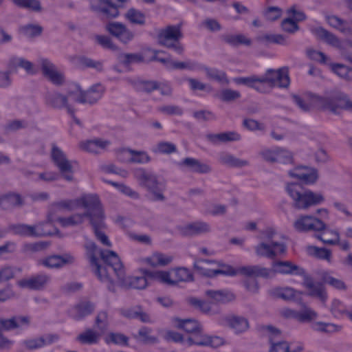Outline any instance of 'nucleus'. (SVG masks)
<instances>
[{"instance_id":"nucleus-54","label":"nucleus","mask_w":352,"mask_h":352,"mask_svg":"<svg viewBox=\"0 0 352 352\" xmlns=\"http://www.w3.org/2000/svg\"><path fill=\"white\" fill-rule=\"evenodd\" d=\"M224 39L227 43L234 45H250L251 44V41L242 34L228 35L225 36Z\"/></svg>"},{"instance_id":"nucleus-38","label":"nucleus","mask_w":352,"mask_h":352,"mask_svg":"<svg viewBox=\"0 0 352 352\" xmlns=\"http://www.w3.org/2000/svg\"><path fill=\"white\" fill-rule=\"evenodd\" d=\"M175 279L170 280L173 281L171 283H166L167 285H175L178 282H189L193 280V274L191 271L186 267H177L173 270Z\"/></svg>"},{"instance_id":"nucleus-33","label":"nucleus","mask_w":352,"mask_h":352,"mask_svg":"<svg viewBox=\"0 0 352 352\" xmlns=\"http://www.w3.org/2000/svg\"><path fill=\"white\" fill-rule=\"evenodd\" d=\"M23 204L21 197L16 193L9 192L0 197V207L3 210Z\"/></svg>"},{"instance_id":"nucleus-23","label":"nucleus","mask_w":352,"mask_h":352,"mask_svg":"<svg viewBox=\"0 0 352 352\" xmlns=\"http://www.w3.org/2000/svg\"><path fill=\"white\" fill-rule=\"evenodd\" d=\"M95 309L94 303L85 300L79 302L69 311V315L72 318L80 320L91 314Z\"/></svg>"},{"instance_id":"nucleus-17","label":"nucleus","mask_w":352,"mask_h":352,"mask_svg":"<svg viewBox=\"0 0 352 352\" xmlns=\"http://www.w3.org/2000/svg\"><path fill=\"white\" fill-rule=\"evenodd\" d=\"M134 87L138 91L150 92L153 90H160L162 95H170L172 89L168 82H157L153 80H138L134 82Z\"/></svg>"},{"instance_id":"nucleus-31","label":"nucleus","mask_w":352,"mask_h":352,"mask_svg":"<svg viewBox=\"0 0 352 352\" xmlns=\"http://www.w3.org/2000/svg\"><path fill=\"white\" fill-rule=\"evenodd\" d=\"M239 273L244 276L253 278H267L270 275V270L258 265H248L239 267Z\"/></svg>"},{"instance_id":"nucleus-8","label":"nucleus","mask_w":352,"mask_h":352,"mask_svg":"<svg viewBox=\"0 0 352 352\" xmlns=\"http://www.w3.org/2000/svg\"><path fill=\"white\" fill-rule=\"evenodd\" d=\"M74 90L68 91V96L77 102L94 104L102 96L104 87L101 84L94 85L89 90L84 91L77 84H73Z\"/></svg>"},{"instance_id":"nucleus-15","label":"nucleus","mask_w":352,"mask_h":352,"mask_svg":"<svg viewBox=\"0 0 352 352\" xmlns=\"http://www.w3.org/2000/svg\"><path fill=\"white\" fill-rule=\"evenodd\" d=\"M296 230L301 232L320 231L325 224L320 219L311 215H301L294 223Z\"/></svg>"},{"instance_id":"nucleus-45","label":"nucleus","mask_w":352,"mask_h":352,"mask_svg":"<svg viewBox=\"0 0 352 352\" xmlns=\"http://www.w3.org/2000/svg\"><path fill=\"white\" fill-rule=\"evenodd\" d=\"M277 272L291 274L298 270V266L290 261H278L274 264Z\"/></svg>"},{"instance_id":"nucleus-22","label":"nucleus","mask_w":352,"mask_h":352,"mask_svg":"<svg viewBox=\"0 0 352 352\" xmlns=\"http://www.w3.org/2000/svg\"><path fill=\"white\" fill-rule=\"evenodd\" d=\"M106 28L111 34L124 43H129L134 36L133 33L122 23H109L107 25Z\"/></svg>"},{"instance_id":"nucleus-42","label":"nucleus","mask_w":352,"mask_h":352,"mask_svg":"<svg viewBox=\"0 0 352 352\" xmlns=\"http://www.w3.org/2000/svg\"><path fill=\"white\" fill-rule=\"evenodd\" d=\"M126 19L133 24L144 25L146 22L145 14L135 8H130L125 14Z\"/></svg>"},{"instance_id":"nucleus-43","label":"nucleus","mask_w":352,"mask_h":352,"mask_svg":"<svg viewBox=\"0 0 352 352\" xmlns=\"http://www.w3.org/2000/svg\"><path fill=\"white\" fill-rule=\"evenodd\" d=\"M272 344L270 352H298L302 350V346H298L296 351H290L289 345L286 341L275 340L274 338L270 337Z\"/></svg>"},{"instance_id":"nucleus-20","label":"nucleus","mask_w":352,"mask_h":352,"mask_svg":"<svg viewBox=\"0 0 352 352\" xmlns=\"http://www.w3.org/2000/svg\"><path fill=\"white\" fill-rule=\"evenodd\" d=\"M303 286L306 288L308 296L318 298L323 302L327 299V293L322 283L315 282L311 278L305 277Z\"/></svg>"},{"instance_id":"nucleus-40","label":"nucleus","mask_w":352,"mask_h":352,"mask_svg":"<svg viewBox=\"0 0 352 352\" xmlns=\"http://www.w3.org/2000/svg\"><path fill=\"white\" fill-rule=\"evenodd\" d=\"M307 252L309 255L319 259L326 260L327 262H331V252L327 248H318L316 246H309Z\"/></svg>"},{"instance_id":"nucleus-10","label":"nucleus","mask_w":352,"mask_h":352,"mask_svg":"<svg viewBox=\"0 0 352 352\" xmlns=\"http://www.w3.org/2000/svg\"><path fill=\"white\" fill-rule=\"evenodd\" d=\"M181 36L179 25H168L159 32L158 40L161 45L172 48L177 54H182L183 47L179 42Z\"/></svg>"},{"instance_id":"nucleus-21","label":"nucleus","mask_w":352,"mask_h":352,"mask_svg":"<svg viewBox=\"0 0 352 352\" xmlns=\"http://www.w3.org/2000/svg\"><path fill=\"white\" fill-rule=\"evenodd\" d=\"M289 174L291 177L300 179L306 184L315 183L318 177L317 170L309 166H297L289 171Z\"/></svg>"},{"instance_id":"nucleus-29","label":"nucleus","mask_w":352,"mask_h":352,"mask_svg":"<svg viewBox=\"0 0 352 352\" xmlns=\"http://www.w3.org/2000/svg\"><path fill=\"white\" fill-rule=\"evenodd\" d=\"M313 32L318 38L325 41L329 45L340 50H343L342 43L339 38L325 29L317 28L313 30Z\"/></svg>"},{"instance_id":"nucleus-32","label":"nucleus","mask_w":352,"mask_h":352,"mask_svg":"<svg viewBox=\"0 0 352 352\" xmlns=\"http://www.w3.org/2000/svg\"><path fill=\"white\" fill-rule=\"evenodd\" d=\"M180 166H187L189 169L195 173H207L210 170V168L206 164L201 163L199 160L191 157H186L180 162Z\"/></svg>"},{"instance_id":"nucleus-41","label":"nucleus","mask_w":352,"mask_h":352,"mask_svg":"<svg viewBox=\"0 0 352 352\" xmlns=\"http://www.w3.org/2000/svg\"><path fill=\"white\" fill-rule=\"evenodd\" d=\"M322 232L318 234L316 237L324 243L334 245L339 242V234L336 232L326 229V226L322 229Z\"/></svg>"},{"instance_id":"nucleus-13","label":"nucleus","mask_w":352,"mask_h":352,"mask_svg":"<svg viewBox=\"0 0 352 352\" xmlns=\"http://www.w3.org/2000/svg\"><path fill=\"white\" fill-rule=\"evenodd\" d=\"M98 6H96L93 0L91 6L93 10L101 12L107 18H116L119 14L118 8L127 0H97Z\"/></svg>"},{"instance_id":"nucleus-56","label":"nucleus","mask_w":352,"mask_h":352,"mask_svg":"<svg viewBox=\"0 0 352 352\" xmlns=\"http://www.w3.org/2000/svg\"><path fill=\"white\" fill-rule=\"evenodd\" d=\"M152 151L154 153L169 154L176 151V146L172 143L162 142L154 147Z\"/></svg>"},{"instance_id":"nucleus-9","label":"nucleus","mask_w":352,"mask_h":352,"mask_svg":"<svg viewBox=\"0 0 352 352\" xmlns=\"http://www.w3.org/2000/svg\"><path fill=\"white\" fill-rule=\"evenodd\" d=\"M134 175L140 185L146 188L153 195L154 200L162 201L164 199L162 194L163 185L157 182L155 175L143 168L136 169Z\"/></svg>"},{"instance_id":"nucleus-51","label":"nucleus","mask_w":352,"mask_h":352,"mask_svg":"<svg viewBox=\"0 0 352 352\" xmlns=\"http://www.w3.org/2000/svg\"><path fill=\"white\" fill-rule=\"evenodd\" d=\"M107 182L116 187L122 194L131 198L138 199L139 197V195L137 192L134 191L129 186H127L124 184H120L111 181H107Z\"/></svg>"},{"instance_id":"nucleus-50","label":"nucleus","mask_w":352,"mask_h":352,"mask_svg":"<svg viewBox=\"0 0 352 352\" xmlns=\"http://www.w3.org/2000/svg\"><path fill=\"white\" fill-rule=\"evenodd\" d=\"M151 329L143 327L141 329H140L138 331V337L142 342L145 344H153L157 342L158 340L156 336H151Z\"/></svg>"},{"instance_id":"nucleus-19","label":"nucleus","mask_w":352,"mask_h":352,"mask_svg":"<svg viewBox=\"0 0 352 352\" xmlns=\"http://www.w3.org/2000/svg\"><path fill=\"white\" fill-rule=\"evenodd\" d=\"M255 251L258 256L274 258L277 254L285 252V245L274 241H271L270 244L262 242L255 248Z\"/></svg>"},{"instance_id":"nucleus-46","label":"nucleus","mask_w":352,"mask_h":352,"mask_svg":"<svg viewBox=\"0 0 352 352\" xmlns=\"http://www.w3.org/2000/svg\"><path fill=\"white\" fill-rule=\"evenodd\" d=\"M10 65L23 68L29 74H34L36 72L33 64L22 58L14 57L10 59Z\"/></svg>"},{"instance_id":"nucleus-4","label":"nucleus","mask_w":352,"mask_h":352,"mask_svg":"<svg viewBox=\"0 0 352 352\" xmlns=\"http://www.w3.org/2000/svg\"><path fill=\"white\" fill-rule=\"evenodd\" d=\"M175 325L190 335L188 337L186 342L188 345L209 346L217 347L220 344V338L208 336L201 333L199 323L192 319L182 320L178 318L174 319Z\"/></svg>"},{"instance_id":"nucleus-24","label":"nucleus","mask_w":352,"mask_h":352,"mask_svg":"<svg viewBox=\"0 0 352 352\" xmlns=\"http://www.w3.org/2000/svg\"><path fill=\"white\" fill-rule=\"evenodd\" d=\"M41 67L44 76L47 78L53 84L61 85L64 81L62 74L56 71L54 65L47 59L41 60Z\"/></svg>"},{"instance_id":"nucleus-12","label":"nucleus","mask_w":352,"mask_h":352,"mask_svg":"<svg viewBox=\"0 0 352 352\" xmlns=\"http://www.w3.org/2000/svg\"><path fill=\"white\" fill-rule=\"evenodd\" d=\"M28 324L29 318L27 316H17L10 319H0V349L9 347L12 344L9 340L3 336L2 331L10 330L23 325L27 326Z\"/></svg>"},{"instance_id":"nucleus-59","label":"nucleus","mask_w":352,"mask_h":352,"mask_svg":"<svg viewBox=\"0 0 352 352\" xmlns=\"http://www.w3.org/2000/svg\"><path fill=\"white\" fill-rule=\"evenodd\" d=\"M164 338L168 342L171 341L176 343L184 344L185 342H186L181 333L171 330L166 331L164 336Z\"/></svg>"},{"instance_id":"nucleus-58","label":"nucleus","mask_w":352,"mask_h":352,"mask_svg":"<svg viewBox=\"0 0 352 352\" xmlns=\"http://www.w3.org/2000/svg\"><path fill=\"white\" fill-rule=\"evenodd\" d=\"M190 305L199 308L204 313H209L212 309V302L201 300L196 298H190L188 300Z\"/></svg>"},{"instance_id":"nucleus-57","label":"nucleus","mask_w":352,"mask_h":352,"mask_svg":"<svg viewBox=\"0 0 352 352\" xmlns=\"http://www.w3.org/2000/svg\"><path fill=\"white\" fill-rule=\"evenodd\" d=\"M123 64L128 66L132 63H141L144 61V58L141 54H123L120 56Z\"/></svg>"},{"instance_id":"nucleus-48","label":"nucleus","mask_w":352,"mask_h":352,"mask_svg":"<svg viewBox=\"0 0 352 352\" xmlns=\"http://www.w3.org/2000/svg\"><path fill=\"white\" fill-rule=\"evenodd\" d=\"M104 340L108 344L111 343L122 346L128 344V338L122 333H110L106 336Z\"/></svg>"},{"instance_id":"nucleus-63","label":"nucleus","mask_w":352,"mask_h":352,"mask_svg":"<svg viewBox=\"0 0 352 352\" xmlns=\"http://www.w3.org/2000/svg\"><path fill=\"white\" fill-rule=\"evenodd\" d=\"M96 41L104 48L111 50H116V46L113 43L109 36L103 35H97L96 36Z\"/></svg>"},{"instance_id":"nucleus-36","label":"nucleus","mask_w":352,"mask_h":352,"mask_svg":"<svg viewBox=\"0 0 352 352\" xmlns=\"http://www.w3.org/2000/svg\"><path fill=\"white\" fill-rule=\"evenodd\" d=\"M330 68L342 79L347 82H352V67L341 63H331Z\"/></svg>"},{"instance_id":"nucleus-47","label":"nucleus","mask_w":352,"mask_h":352,"mask_svg":"<svg viewBox=\"0 0 352 352\" xmlns=\"http://www.w3.org/2000/svg\"><path fill=\"white\" fill-rule=\"evenodd\" d=\"M212 261L211 260L208 259H198L195 261L194 265L195 267L203 270L201 273L207 276V277H214L220 274V267L219 266L217 268L214 270L211 269H204L201 267V265L204 263H210Z\"/></svg>"},{"instance_id":"nucleus-16","label":"nucleus","mask_w":352,"mask_h":352,"mask_svg":"<svg viewBox=\"0 0 352 352\" xmlns=\"http://www.w3.org/2000/svg\"><path fill=\"white\" fill-rule=\"evenodd\" d=\"M47 225V223H39L35 226L25 224H13L9 226V230L15 234L25 236H41L50 234V232L41 230V227Z\"/></svg>"},{"instance_id":"nucleus-18","label":"nucleus","mask_w":352,"mask_h":352,"mask_svg":"<svg viewBox=\"0 0 352 352\" xmlns=\"http://www.w3.org/2000/svg\"><path fill=\"white\" fill-rule=\"evenodd\" d=\"M47 102L54 108L66 107L68 113L72 116L75 123L79 126L81 122L75 116V111L67 103V97L57 92L49 93L46 97Z\"/></svg>"},{"instance_id":"nucleus-34","label":"nucleus","mask_w":352,"mask_h":352,"mask_svg":"<svg viewBox=\"0 0 352 352\" xmlns=\"http://www.w3.org/2000/svg\"><path fill=\"white\" fill-rule=\"evenodd\" d=\"M173 259L172 256L166 255L160 252H155L151 256L145 258L146 263L153 267L165 266L169 264Z\"/></svg>"},{"instance_id":"nucleus-14","label":"nucleus","mask_w":352,"mask_h":352,"mask_svg":"<svg viewBox=\"0 0 352 352\" xmlns=\"http://www.w3.org/2000/svg\"><path fill=\"white\" fill-rule=\"evenodd\" d=\"M52 158L54 163L58 168L65 179L71 181L73 179L72 166L67 160L65 153L54 145L52 149Z\"/></svg>"},{"instance_id":"nucleus-62","label":"nucleus","mask_w":352,"mask_h":352,"mask_svg":"<svg viewBox=\"0 0 352 352\" xmlns=\"http://www.w3.org/2000/svg\"><path fill=\"white\" fill-rule=\"evenodd\" d=\"M316 325L318 330L326 333L337 332L342 329L341 326L332 323L318 322Z\"/></svg>"},{"instance_id":"nucleus-26","label":"nucleus","mask_w":352,"mask_h":352,"mask_svg":"<svg viewBox=\"0 0 352 352\" xmlns=\"http://www.w3.org/2000/svg\"><path fill=\"white\" fill-rule=\"evenodd\" d=\"M263 157L268 162H278L283 164L292 163L293 157L292 154L285 150H278L273 152L270 150H265L261 153Z\"/></svg>"},{"instance_id":"nucleus-1","label":"nucleus","mask_w":352,"mask_h":352,"mask_svg":"<svg viewBox=\"0 0 352 352\" xmlns=\"http://www.w3.org/2000/svg\"><path fill=\"white\" fill-rule=\"evenodd\" d=\"M89 252V262L95 267V274L101 282H107L111 285L113 280L109 275V270H112L118 279L122 283H128L129 287L136 289H143L152 282L160 283H171L170 273L166 271L142 270V276H132L124 278V266L118 254L111 250H100V255L104 265L99 264L97 257L98 248L95 243L90 242L86 245Z\"/></svg>"},{"instance_id":"nucleus-55","label":"nucleus","mask_w":352,"mask_h":352,"mask_svg":"<svg viewBox=\"0 0 352 352\" xmlns=\"http://www.w3.org/2000/svg\"><path fill=\"white\" fill-rule=\"evenodd\" d=\"M317 317V313L310 308L305 307L302 312H297L296 320L301 322H310Z\"/></svg>"},{"instance_id":"nucleus-64","label":"nucleus","mask_w":352,"mask_h":352,"mask_svg":"<svg viewBox=\"0 0 352 352\" xmlns=\"http://www.w3.org/2000/svg\"><path fill=\"white\" fill-rule=\"evenodd\" d=\"M307 56L312 60L318 61L321 63H326L327 61V56L321 52L313 49H309L307 50Z\"/></svg>"},{"instance_id":"nucleus-53","label":"nucleus","mask_w":352,"mask_h":352,"mask_svg":"<svg viewBox=\"0 0 352 352\" xmlns=\"http://www.w3.org/2000/svg\"><path fill=\"white\" fill-rule=\"evenodd\" d=\"M66 261L60 256L53 255L48 256L42 261V264L48 267H59L63 265Z\"/></svg>"},{"instance_id":"nucleus-52","label":"nucleus","mask_w":352,"mask_h":352,"mask_svg":"<svg viewBox=\"0 0 352 352\" xmlns=\"http://www.w3.org/2000/svg\"><path fill=\"white\" fill-rule=\"evenodd\" d=\"M20 32L28 37L38 36L42 32V28L36 25H26L20 28Z\"/></svg>"},{"instance_id":"nucleus-35","label":"nucleus","mask_w":352,"mask_h":352,"mask_svg":"<svg viewBox=\"0 0 352 352\" xmlns=\"http://www.w3.org/2000/svg\"><path fill=\"white\" fill-rule=\"evenodd\" d=\"M209 230V226L207 223L202 222H195L189 223L180 230L183 235H194L205 232Z\"/></svg>"},{"instance_id":"nucleus-2","label":"nucleus","mask_w":352,"mask_h":352,"mask_svg":"<svg viewBox=\"0 0 352 352\" xmlns=\"http://www.w3.org/2000/svg\"><path fill=\"white\" fill-rule=\"evenodd\" d=\"M293 98L297 105L305 111H310L314 107L329 110L333 113H339L342 109L352 111V100L344 94H340L333 98H325L309 92L305 94V99L307 102L296 95L293 96Z\"/></svg>"},{"instance_id":"nucleus-44","label":"nucleus","mask_w":352,"mask_h":352,"mask_svg":"<svg viewBox=\"0 0 352 352\" xmlns=\"http://www.w3.org/2000/svg\"><path fill=\"white\" fill-rule=\"evenodd\" d=\"M273 294L278 298H283L285 300H293L299 292L292 287H276L272 291Z\"/></svg>"},{"instance_id":"nucleus-5","label":"nucleus","mask_w":352,"mask_h":352,"mask_svg":"<svg viewBox=\"0 0 352 352\" xmlns=\"http://www.w3.org/2000/svg\"><path fill=\"white\" fill-rule=\"evenodd\" d=\"M287 191L293 199V206L298 210H307L312 206H316L324 201L323 196L305 189L298 183H291L287 186Z\"/></svg>"},{"instance_id":"nucleus-25","label":"nucleus","mask_w":352,"mask_h":352,"mask_svg":"<svg viewBox=\"0 0 352 352\" xmlns=\"http://www.w3.org/2000/svg\"><path fill=\"white\" fill-rule=\"evenodd\" d=\"M49 280L45 274H38L28 279L23 278L18 281V285L22 288H28L34 290L41 289Z\"/></svg>"},{"instance_id":"nucleus-61","label":"nucleus","mask_w":352,"mask_h":352,"mask_svg":"<svg viewBox=\"0 0 352 352\" xmlns=\"http://www.w3.org/2000/svg\"><path fill=\"white\" fill-rule=\"evenodd\" d=\"M322 280L324 283H327L338 289H346V288L342 280L330 276L327 274L323 276Z\"/></svg>"},{"instance_id":"nucleus-30","label":"nucleus","mask_w":352,"mask_h":352,"mask_svg":"<svg viewBox=\"0 0 352 352\" xmlns=\"http://www.w3.org/2000/svg\"><path fill=\"white\" fill-rule=\"evenodd\" d=\"M109 144V141L98 138L80 142V148L89 153H98L100 150L105 148Z\"/></svg>"},{"instance_id":"nucleus-11","label":"nucleus","mask_w":352,"mask_h":352,"mask_svg":"<svg viewBox=\"0 0 352 352\" xmlns=\"http://www.w3.org/2000/svg\"><path fill=\"white\" fill-rule=\"evenodd\" d=\"M261 84L267 83L270 87L278 85L280 87H287L290 80L287 68H281L277 70L269 69L265 76L260 78Z\"/></svg>"},{"instance_id":"nucleus-27","label":"nucleus","mask_w":352,"mask_h":352,"mask_svg":"<svg viewBox=\"0 0 352 352\" xmlns=\"http://www.w3.org/2000/svg\"><path fill=\"white\" fill-rule=\"evenodd\" d=\"M58 340L56 334H48L43 337L23 340L22 344L27 349L32 350L41 348L45 345L52 344Z\"/></svg>"},{"instance_id":"nucleus-37","label":"nucleus","mask_w":352,"mask_h":352,"mask_svg":"<svg viewBox=\"0 0 352 352\" xmlns=\"http://www.w3.org/2000/svg\"><path fill=\"white\" fill-rule=\"evenodd\" d=\"M127 153L131 155V157L126 161L136 162V163H146L149 162L150 157L144 151H136L130 148H121L118 151V155Z\"/></svg>"},{"instance_id":"nucleus-28","label":"nucleus","mask_w":352,"mask_h":352,"mask_svg":"<svg viewBox=\"0 0 352 352\" xmlns=\"http://www.w3.org/2000/svg\"><path fill=\"white\" fill-rule=\"evenodd\" d=\"M224 322L228 327L233 329L236 333L245 331L249 328L248 320L241 316L234 315L226 316L224 318Z\"/></svg>"},{"instance_id":"nucleus-7","label":"nucleus","mask_w":352,"mask_h":352,"mask_svg":"<svg viewBox=\"0 0 352 352\" xmlns=\"http://www.w3.org/2000/svg\"><path fill=\"white\" fill-rule=\"evenodd\" d=\"M152 52V56L148 59V61H157L164 65V66L168 70L173 69H189V70H199L202 67L192 61H175L170 58L169 54L164 51L159 50H150Z\"/></svg>"},{"instance_id":"nucleus-49","label":"nucleus","mask_w":352,"mask_h":352,"mask_svg":"<svg viewBox=\"0 0 352 352\" xmlns=\"http://www.w3.org/2000/svg\"><path fill=\"white\" fill-rule=\"evenodd\" d=\"M13 3L23 8L30 9L34 11H40L41 10V3L38 0H12Z\"/></svg>"},{"instance_id":"nucleus-60","label":"nucleus","mask_w":352,"mask_h":352,"mask_svg":"<svg viewBox=\"0 0 352 352\" xmlns=\"http://www.w3.org/2000/svg\"><path fill=\"white\" fill-rule=\"evenodd\" d=\"M223 162L225 164L233 167H242L248 164V162L246 160L238 159L232 155L225 156Z\"/></svg>"},{"instance_id":"nucleus-6","label":"nucleus","mask_w":352,"mask_h":352,"mask_svg":"<svg viewBox=\"0 0 352 352\" xmlns=\"http://www.w3.org/2000/svg\"><path fill=\"white\" fill-rule=\"evenodd\" d=\"M52 208L59 210H73L78 207H83L87 210L95 209L100 212L102 204L100 199L96 195H84L79 198L74 199H63L54 202L51 204Z\"/></svg>"},{"instance_id":"nucleus-3","label":"nucleus","mask_w":352,"mask_h":352,"mask_svg":"<svg viewBox=\"0 0 352 352\" xmlns=\"http://www.w3.org/2000/svg\"><path fill=\"white\" fill-rule=\"evenodd\" d=\"M85 217H88L90 219V223L93 227L94 232L96 239L100 241L103 245L110 247L111 243L109 240L107 236L104 234L102 230L105 227L104 224V214L102 207H100V212L95 209L87 210L86 212L82 214H74L67 217H58L54 220L52 214L49 213L47 218V224L57 221L63 227H67L71 226H77L82 223Z\"/></svg>"},{"instance_id":"nucleus-39","label":"nucleus","mask_w":352,"mask_h":352,"mask_svg":"<svg viewBox=\"0 0 352 352\" xmlns=\"http://www.w3.org/2000/svg\"><path fill=\"white\" fill-rule=\"evenodd\" d=\"M100 337V333L91 329H88L80 333L77 336L76 340L82 344H94L98 342Z\"/></svg>"}]
</instances>
